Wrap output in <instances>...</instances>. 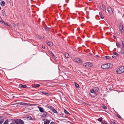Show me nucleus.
<instances>
[{"instance_id": "obj_1", "label": "nucleus", "mask_w": 124, "mask_h": 124, "mask_svg": "<svg viewBox=\"0 0 124 124\" xmlns=\"http://www.w3.org/2000/svg\"><path fill=\"white\" fill-rule=\"evenodd\" d=\"M111 65V64L109 63H106V64H104L102 65L101 66V67L102 68L104 69H108L110 67H110Z\"/></svg>"}, {"instance_id": "obj_2", "label": "nucleus", "mask_w": 124, "mask_h": 124, "mask_svg": "<svg viewBox=\"0 0 124 124\" xmlns=\"http://www.w3.org/2000/svg\"><path fill=\"white\" fill-rule=\"evenodd\" d=\"M116 71L118 74H120L123 72H124V66H122L117 69Z\"/></svg>"}, {"instance_id": "obj_3", "label": "nucleus", "mask_w": 124, "mask_h": 124, "mask_svg": "<svg viewBox=\"0 0 124 124\" xmlns=\"http://www.w3.org/2000/svg\"><path fill=\"white\" fill-rule=\"evenodd\" d=\"M123 25L121 23H120L119 26V29L120 32L122 33L124 32V29Z\"/></svg>"}, {"instance_id": "obj_4", "label": "nucleus", "mask_w": 124, "mask_h": 124, "mask_svg": "<svg viewBox=\"0 0 124 124\" xmlns=\"http://www.w3.org/2000/svg\"><path fill=\"white\" fill-rule=\"evenodd\" d=\"M15 124H24L23 122L21 119H17L15 121Z\"/></svg>"}, {"instance_id": "obj_5", "label": "nucleus", "mask_w": 124, "mask_h": 124, "mask_svg": "<svg viewBox=\"0 0 124 124\" xmlns=\"http://www.w3.org/2000/svg\"><path fill=\"white\" fill-rule=\"evenodd\" d=\"M93 65V64L92 63L90 62H87L84 64V66L86 67H90L92 66Z\"/></svg>"}, {"instance_id": "obj_6", "label": "nucleus", "mask_w": 124, "mask_h": 124, "mask_svg": "<svg viewBox=\"0 0 124 124\" xmlns=\"http://www.w3.org/2000/svg\"><path fill=\"white\" fill-rule=\"evenodd\" d=\"M122 45L123 47L121 48V54H123L124 53V41L122 42Z\"/></svg>"}, {"instance_id": "obj_7", "label": "nucleus", "mask_w": 124, "mask_h": 124, "mask_svg": "<svg viewBox=\"0 0 124 124\" xmlns=\"http://www.w3.org/2000/svg\"><path fill=\"white\" fill-rule=\"evenodd\" d=\"M96 92L95 91L93 88L91 90L90 94L91 95H92V94L91 93L93 94L94 95H95L96 94Z\"/></svg>"}, {"instance_id": "obj_8", "label": "nucleus", "mask_w": 124, "mask_h": 124, "mask_svg": "<svg viewBox=\"0 0 124 124\" xmlns=\"http://www.w3.org/2000/svg\"><path fill=\"white\" fill-rule=\"evenodd\" d=\"M108 11L109 13L112 14L113 13V11L111 8L110 7H107Z\"/></svg>"}, {"instance_id": "obj_9", "label": "nucleus", "mask_w": 124, "mask_h": 124, "mask_svg": "<svg viewBox=\"0 0 124 124\" xmlns=\"http://www.w3.org/2000/svg\"><path fill=\"white\" fill-rule=\"evenodd\" d=\"M40 93H41L43 94L46 95L47 96H48L50 95V94L47 93H46L44 91H41L40 92Z\"/></svg>"}, {"instance_id": "obj_10", "label": "nucleus", "mask_w": 124, "mask_h": 124, "mask_svg": "<svg viewBox=\"0 0 124 124\" xmlns=\"http://www.w3.org/2000/svg\"><path fill=\"white\" fill-rule=\"evenodd\" d=\"M101 7L103 11H105L106 10V8L105 6L103 5H102L101 6Z\"/></svg>"}, {"instance_id": "obj_11", "label": "nucleus", "mask_w": 124, "mask_h": 124, "mask_svg": "<svg viewBox=\"0 0 124 124\" xmlns=\"http://www.w3.org/2000/svg\"><path fill=\"white\" fill-rule=\"evenodd\" d=\"M96 92L97 93V92H99V89L98 87H95L93 88Z\"/></svg>"}, {"instance_id": "obj_12", "label": "nucleus", "mask_w": 124, "mask_h": 124, "mask_svg": "<svg viewBox=\"0 0 124 124\" xmlns=\"http://www.w3.org/2000/svg\"><path fill=\"white\" fill-rule=\"evenodd\" d=\"M74 60L76 62H81V59L79 58H75Z\"/></svg>"}, {"instance_id": "obj_13", "label": "nucleus", "mask_w": 124, "mask_h": 124, "mask_svg": "<svg viewBox=\"0 0 124 124\" xmlns=\"http://www.w3.org/2000/svg\"><path fill=\"white\" fill-rule=\"evenodd\" d=\"M38 108L39 110V111L42 113L44 112L43 108L41 107H39Z\"/></svg>"}, {"instance_id": "obj_14", "label": "nucleus", "mask_w": 124, "mask_h": 124, "mask_svg": "<svg viewBox=\"0 0 124 124\" xmlns=\"http://www.w3.org/2000/svg\"><path fill=\"white\" fill-rule=\"evenodd\" d=\"M5 9H3L2 11V15L4 16H6V15L5 13Z\"/></svg>"}, {"instance_id": "obj_15", "label": "nucleus", "mask_w": 124, "mask_h": 124, "mask_svg": "<svg viewBox=\"0 0 124 124\" xmlns=\"http://www.w3.org/2000/svg\"><path fill=\"white\" fill-rule=\"evenodd\" d=\"M47 44L49 46H52L53 44L50 41H46Z\"/></svg>"}, {"instance_id": "obj_16", "label": "nucleus", "mask_w": 124, "mask_h": 124, "mask_svg": "<svg viewBox=\"0 0 124 124\" xmlns=\"http://www.w3.org/2000/svg\"><path fill=\"white\" fill-rule=\"evenodd\" d=\"M0 5L2 6H3L5 5V3L4 1H1L0 2Z\"/></svg>"}, {"instance_id": "obj_17", "label": "nucleus", "mask_w": 124, "mask_h": 124, "mask_svg": "<svg viewBox=\"0 0 124 124\" xmlns=\"http://www.w3.org/2000/svg\"><path fill=\"white\" fill-rule=\"evenodd\" d=\"M50 122V121L48 120L45 121L44 122V124H49Z\"/></svg>"}, {"instance_id": "obj_18", "label": "nucleus", "mask_w": 124, "mask_h": 124, "mask_svg": "<svg viewBox=\"0 0 124 124\" xmlns=\"http://www.w3.org/2000/svg\"><path fill=\"white\" fill-rule=\"evenodd\" d=\"M65 57L67 58H69V54L67 53H65Z\"/></svg>"}, {"instance_id": "obj_19", "label": "nucleus", "mask_w": 124, "mask_h": 124, "mask_svg": "<svg viewBox=\"0 0 124 124\" xmlns=\"http://www.w3.org/2000/svg\"><path fill=\"white\" fill-rule=\"evenodd\" d=\"M26 117L27 118V119L29 120H33V119H32V118L30 116H27Z\"/></svg>"}, {"instance_id": "obj_20", "label": "nucleus", "mask_w": 124, "mask_h": 124, "mask_svg": "<svg viewBox=\"0 0 124 124\" xmlns=\"http://www.w3.org/2000/svg\"><path fill=\"white\" fill-rule=\"evenodd\" d=\"M44 113L43 114V117H45L47 115V113L45 111H44V112H43Z\"/></svg>"}, {"instance_id": "obj_21", "label": "nucleus", "mask_w": 124, "mask_h": 124, "mask_svg": "<svg viewBox=\"0 0 124 124\" xmlns=\"http://www.w3.org/2000/svg\"><path fill=\"white\" fill-rule=\"evenodd\" d=\"M75 85L76 87L77 88H79V85L77 83H75Z\"/></svg>"}, {"instance_id": "obj_22", "label": "nucleus", "mask_w": 124, "mask_h": 124, "mask_svg": "<svg viewBox=\"0 0 124 124\" xmlns=\"http://www.w3.org/2000/svg\"><path fill=\"white\" fill-rule=\"evenodd\" d=\"M52 110L53 112L55 113H57V111L54 108Z\"/></svg>"}, {"instance_id": "obj_23", "label": "nucleus", "mask_w": 124, "mask_h": 124, "mask_svg": "<svg viewBox=\"0 0 124 124\" xmlns=\"http://www.w3.org/2000/svg\"><path fill=\"white\" fill-rule=\"evenodd\" d=\"M98 121L101 122L102 121V117H101L100 118L98 119Z\"/></svg>"}, {"instance_id": "obj_24", "label": "nucleus", "mask_w": 124, "mask_h": 124, "mask_svg": "<svg viewBox=\"0 0 124 124\" xmlns=\"http://www.w3.org/2000/svg\"><path fill=\"white\" fill-rule=\"evenodd\" d=\"M113 54L114 55H116L117 56H119V54H118L116 52H115Z\"/></svg>"}, {"instance_id": "obj_25", "label": "nucleus", "mask_w": 124, "mask_h": 124, "mask_svg": "<svg viewBox=\"0 0 124 124\" xmlns=\"http://www.w3.org/2000/svg\"><path fill=\"white\" fill-rule=\"evenodd\" d=\"M64 112H65V113H66V114H70L67 111H66V109H64Z\"/></svg>"}, {"instance_id": "obj_26", "label": "nucleus", "mask_w": 124, "mask_h": 124, "mask_svg": "<svg viewBox=\"0 0 124 124\" xmlns=\"http://www.w3.org/2000/svg\"><path fill=\"white\" fill-rule=\"evenodd\" d=\"M48 107L49 108H50L51 110H53V109L54 108L53 107L51 106H48Z\"/></svg>"}, {"instance_id": "obj_27", "label": "nucleus", "mask_w": 124, "mask_h": 124, "mask_svg": "<svg viewBox=\"0 0 124 124\" xmlns=\"http://www.w3.org/2000/svg\"><path fill=\"white\" fill-rule=\"evenodd\" d=\"M4 120L3 119H1L0 120V124H1L4 121Z\"/></svg>"}, {"instance_id": "obj_28", "label": "nucleus", "mask_w": 124, "mask_h": 124, "mask_svg": "<svg viewBox=\"0 0 124 124\" xmlns=\"http://www.w3.org/2000/svg\"><path fill=\"white\" fill-rule=\"evenodd\" d=\"M45 29L46 31H48L49 30V29H50V28L46 26L45 28Z\"/></svg>"}, {"instance_id": "obj_29", "label": "nucleus", "mask_w": 124, "mask_h": 124, "mask_svg": "<svg viewBox=\"0 0 124 124\" xmlns=\"http://www.w3.org/2000/svg\"><path fill=\"white\" fill-rule=\"evenodd\" d=\"M116 116L119 119H121L122 118L118 114Z\"/></svg>"}, {"instance_id": "obj_30", "label": "nucleus", "mask_w": 124, "mask_h": 124, "mask_svg": "<svg viewBox=\"0 0 124 124\" xmlns=\"http://www.w3.org/2000/svg\"><path fill=\"white\" fill-rule=\"evenodd\" d=\"M116 45L117 47H120L121 46L120 44L119 43H116Z\"/></svg>"}, {"instance_id": "obj_31", "label": "nucleus", "mask_w": 124, "mask_h": 124, "mask_svg": "<svg viewBox=\"0 0 124 124\" xmlns=\"http://www.w3.org/2000/svg\"><path fill=\"white\" fill-rule=\"evenodd\" d=\"M106 58L110 59L111 58V57L108 56H105Z\"/></svg>"}, {"instance_id": "obj_32", "label": "nucleus", "mask_w": 124, "mask_h": 124, "mask_svg": "<svg viewBox=\"0 0 124 124\" xmlns=\"http://www.w3.org/2000/svg\"><path fill=\"white\" fill-rule=\"evenodd\" d=\"M102 107L104 109H106L107 108L104 105H102Z\"/></svg>"}, {"instance_id": "obj_33", "label": "nucleus", "mask_w": 124, "mask_h": 124, "mask_svg": "<svg viewBox=\"0 0 124 124\" xmlns=\"http://www.w3.org/2000/svg\"><path fill=\"white\" fill-rule=\"evenodd\" d=\"M40 86V85L39 84H37L35 85V87H39Z\"/></svg>"}, {"instance_id": "obj_34", "label": "nucleus", "mask_w": 124, "mask_h": 124, "mask_svg": "<svg viewBox=\"0 0 124 124\" xmlns=\"http://www.w3.org/2000/svg\"><path fill=\"white\" fill-rule=\"evenodd\" d=\"M8 121L6 120L5 121L3 124H8Z\"/></svg>"}, {"instance_id": "obj_35", "label": "nucleus", "mask_w": 124, "mask_h": 124, "mask_svg": "<svg viewBox=\"0 0 124 124\" xmlns=\"http://www.w3.org/2000/svg\"><path fill=\"white\" fill-rule=\"evenodd\" d=\"M22 86H23V85L22 84H20L19 85V87L21 88H22Z\"/></svg>"}, {"instance_id": "obj_36", "label": "nucleus", "mask_w": 124, "mask_h": 124, "mask_svg": "<svg viewBox=\"0 0 124 124\" xmlns=\"http://www.w3.org/2000/svg\"><path fill=\"white\" fill-rule=\"evenodd\" d=\"M0 22V23L3 24H4V23H5L2 20Z\"/></svg>"}, {"instance_id": "obj_37", "label": "nucleus", "mask_w": 124, "mask_h": 124, "mask_svg": "<svg viewBox=\"0 0 124 124\" xmlns=\"http://www.w3.org/2000/svg\"><path fill=\"white\" fill-rule=\"evenodd\" d=\"M26 87V85H23L22 88H25Z\"/></svg>"}, {"instance_id": "obj_38", "label": "nucleus", "mask_w": 124, "mask_h": 124, "mask_svg": "<svg viewBox=\"0 0 124 124\" xmlns=\"http://www.w3.org/2000/svg\"><path fill=\"white\" fill-rule=\"evenodd\" d=\"M26 103H23L22 104H20L21 105H26Z\"/></svg>"}, {"instance_id": "obj_39", "label": "nucleus", "mask_w": 124, "mask_h": 124, "mask_svg": "<svg viewBox=\"0 0 124 124\" xmlns=\"http://www.w3.org/2000/svg\"><path fill=\"white\" fill-rule=\"evenodd\" d=\"M50 124H55V123L54 122H52L50 123Z\"/></svg>"}, {"instance_id": "obj_40", "label": "nucleus", "mask_w": 124, "mask_h": 124, "mask_svg": "<svg viewBox=\"0 0 124 124\" xmlns=\"http://www.w3.org/2000/svg\"><path fill=\"white\" fill-rule=\"evenodd\" d=\"M41 47H42V48H43L44 49H45V47L44 46H42Z\"/></svg>"}, {"instance_id": "obj_41", "label": "nucleus", "mask_w": 124, "mask_h": 124, "mask_svg": "<svg viewBox=\"0 0 124 124\" xmlns=\"http://www.w3.org/2000/svg\"><path fill=\"white\" fill-rule=\"evenodd\" d=\"M112 57L113 58H115L116 57V56H114V55L112 56Z\"/></svg>"}, {"instance_id": "obj_42", "label": "nucleus", "mask_w": 124, "mask_h": 124, "mask_svg": "<svg viewBox=\"0 0 124 124\" xmlns=\"http://www.w3.org/2000/svg\"><path fill=\"white\" fill-rule=\"evenodd\" d=\"M101 18L102 19H103L104 18V16L102 15L101 16Z\"/></svg>"}, {"instance_id": "obj_43", "label": "nucleus", "mask_w": 124, "mask_h": 124, "mask_svg": "<svg viewBox=\"0 0 124 124\" xmlns=\"http://www.w3.org/2000/svg\"><path fill=\"white\" fill-rule=\"evenodd\" d=\"M111 124H115V123L114 122H111Z\"/></svg>"}, {"instance_id": "obj_44", "label": "nucleus", "mask_w": 124, "mask_h": 124, "mask_svg": "<svg viewBox=\"0 0 124 124\" xmlns=\"http://www.w3.org/2000/svg\"><path fill=\"white\" fill-rule=\"evenodd\" d=\"M52 56L53 58L54 57V55L53 54H52Z\"/></svg>"}, {"instance_id": "obj_45", "label": "nucleus", "mask_w": 124, "mask_h": 124, "mask_svg": "<svg viewBox=\"0 0 124 124\" xmlns=\"http://www.w3.org/2000/svg\"><path fill=\"white\" fill-rule=\"evenodd\" d=\"M99 14L100 16H101V15H102V13L101 12H100Z\"/></svg>"}, {"instance_id": "obj_46", "label": "nucleus", "mask_w": 124, "mask_h": 124, "mask_svg": "<svg viewBox=\"0 0 124 124\" xmlns=\"http://www.w3.org/2000/svg\"><path fill=\"white\" fill-rule=\"evenodd\" d=\"M4 24L6 25H8V24L7 23H4Z\"/></svg>"}, {"instance_id": "obj_47", "label": "nucleus", "mask_w": 124, "mask_h": 124, "mask_svg": "<svg viewBox=\"0 0 124 124\" xmlns=\"http://www.w3.org/2000/svg\"><path fill=\"white\" fill-rule=\"evenodd\" d=\"M49 53L50 54H53V53L52 52L50 51L49 52Z\"/></svg>"}, {"instance_id": "obj_48", "label": "nucleus", "mask_w": 124, "mask_h": 124, "mask_svg": "<svg viewBox=\"0 0 124 124\" xmlns=\"http://www.w3.org/2000/svg\"><path fill=\"white\" fill-rule=\"evenodd\" d=\"M22 103V102H20V103H18V104H20V105H21L20 104H22V103Z\"/></svg>"}, {"instance_id": "obj_49", "label": "nucleus", "mask_w": 124, "mask_h": 124, "mask_svg": "<svg viewBox=\"0 0 124 124\" xmlns=\"http://www.w3.org/2000/svg\"><path fill=\"white\" fill-rule=\"evenodd\" d=\"M113 38L115 39L116 38V37L115 36H113Z\"/></svg>"}, {"instance_id": "obj_50", "label": "nucleus", "mask_w": 124, "mask_h": 124, "mask_svg": "<svg viewBox=\"0 0 124 124\" xmlns=\"http://www.w3.org/2000/svg\"><path fill=\"white\" fill-rule=\"evenodd\" d=\"M103 123L105 124V123H106V122L105 121H104L103 122Z\"/></svg>"}, {"instance_id": "obj_51", "label": "nucleus", "mask_w": 124, "mask_h": 124, "mask_svg": "<svg viewBox=\"0 0 124 124\" xmlns=\"http://www.w3.org/2000/svg\"><path fill=\"white\" fill-rule=\"evenodd\" d=\"M96 56L97 57H99V56L98 55H96Z\"/></svg>"}, {"instance_id": "obj_52", "label": "nucleus", "mask_w": 124, "mask_h": 124, "mask_svg": "<svg viewBox=\"0 0 124 124\" xmlns=\"http://www.w3.org/2000/svg\"><path fill=\"white\" fill-rule=\"evenodd\" d=\"M10 124H15V123H11Z\"/></svg>"}, {"instance_id": "obj_53", "label": "nucleus", "mask_w": 124, "mask_h": 124, "mask_svg": "<svg viewBox=\"0 0 124 124\" xmlns=\"http://www.w3.org/2000/svg\"><path fill=\"white\" fill-rule=\"evenodd\" d=\"M90 54L91 55H92V54L91 53H90Z\"/></svg>"}, {"instance_id": "obj_54", "label": "nucleus", "mask_w": 124, "mask_h": 124, "mask_svg": "<svg viewBox=\"0 0 124 124\" xmlns=\"http://www.w3.org/2000/svg\"><path fill=\"white\" fill-rule=\"evenodd\" d=\"M105 124H107V123H106Z\"/></svg>"}, {"instance_id": "obj_55", "label": "nucleus", "mask_w": 124, "mask_h": 124, "mask_svg": "<svg viewBox=\"0 0 124 124\" xmlns=\"http://www.w3.org/2000/svg\"><path fill=\"white\" fill-rule=\"evenodd\" d=\"M89 0V1H91V0Z\"/></svg>"}, {"instance_id": "obj_56", "label": "nucleus", "mask_w": 124, "mask_h": 124, "mask_svg": "<svg viewBox=\"0 0 124 124\" xmlns=\"http://www.w3.org/2000/svg\"><path fill=\"white\" fill-rule=\"evenodd\" d=\"M0 9H1V8H0Z\"/></svg>"}, {"instance_id": "obj_57", "label": "nucleus", "mask_w": 124, "mask_h": 124, "mask_svg": "<svg viewBox=\"0 0 124 124\" xmlns=\"http://www.w3.org/2000/svg\"><path fill=\"white\" fill-rule=\"evenodd\" d=\"M14 96H13V97L14 98Z\"/></svg>"}]
</instances>
